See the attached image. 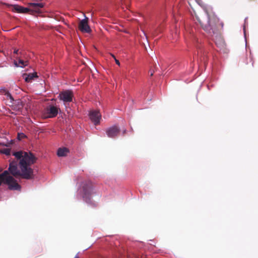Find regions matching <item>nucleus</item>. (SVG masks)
I'll use <instances>...</instances> for the list:
<instances>
[{
  "instance_id": "1a4fd4ad",
  "label": "nucleus",
  "mask_w": 258,
  "mask_h": 258,
  "mask_svg": "<svg viewBox=\"0 0 258 258\" xmlns=\"http://www.w3.org/2000/svg\"><path fill=\"white\" fill-rule=\"evenodd\" d=\"M119 129L116 125L108 128L106 131V134L108 137L114 138L119 134Z\"/></svg>"
},
{
  "instance_id": "2eb2a0df",
  "label": "nucleus",
  "mask_w": 258,
  "mask_h": 258,
  "mask_svg": "<svg viewBox=\"0 0 258 258\" xmlns=\"http://www.w3.org/2000/svg\"><path fill=\"white\" fill-rule=\"evenodd\" d=\"M30 6L32 8H34L35 11H37L40 8H41L43 7L42 3H31Z\"/></svg>"
},
{
  "instance_id": "0eeeda50",
  "label": "nucleus",
  "mask_w": 258,
  "mask_h": 258,
  "mask_svg": "<svg viewBox=\"0 0 258 258\" xmlns=\"http://www.w3.org/2000/svg\"><path fill=\"white\" fill-rule=\"evenodd\" d=\"M89 116L91 121L95 124H97L100 122L101 115L98 111L92 110L90 111L89 113Z\"/></svg>"
},
{
  "instance_id": "ddd939ff",
  "label": "nucleus",
  "mask_w": 258,
  "mask_h": 258,
  "mask_svg": "<svg viewBox=\"0 0 258 258\" xmlns=\"http://www.w3.org/2000/svg\"><path fill=\"white\" fill-rule=\"evenodd\" d=\"M37 76L36 73H30L25 76V77H24V79L26 82H30L32 81V80L34 79V78H37Z\"/></svg>"
},
{
  "instance_id": "39448f33",
  "label": "nucleus",
  "mask_w": 258,
  "mask_h": 258,
  "mask_svg": "<svg viewBox=\"0 0 258 258\" xmlns=\"http://www.w3.org/2000/svg\"><path fill=\"white\" fill-rule=\"evenodd\" d=\"M58 109L57 107L49 105L46 107L44 114L45 118H52L56 116L58 113Z\"/></svg>"
},
{
  "instance_id": "6ab92c4d",
  "label": "nucleus",
  "mask_w": 258,
  "mask_h": 258,
  "mask_svg": "<svg viewBox=\"0 0 258 258\" xmlns=\"http://www.w3.org/2000/svg\"><path fill=\"white\" fill-rule=\"evenodd\" d=\"M111 56L114 58L116 63L117 65L120 66V62H119V60L115 58V57L113 54H111Z\"/></svg>"
},
{
  "instance_id": "dca6fc26",
  "label": "nucleus",
  "mask_w": 258,
  "mask_h": 258,
  "mask_svg": "<svg viewBox=\"0 0 258 258\" xmlns=\"http://www.w3.org/2000/svg\"><path fill=\"white\" fill-rule=\"evenodd\" d=\"M1 153L6 155H10L11 154V149L9 148H5L1 150Z\"/></svg>"
},
{
  "instance_id": "5701e85b",
  "label": "nucleus",
  "mask_w": 258,
  "mask_h": 258,
  "mask_svg": "<svg viewBox=\"0 0 258 258\" xmlns=\"http://www.w3.org/2000/svg\"><path fill=\"white\" fill-rule=\"evenodd\" d=\"M153 73H151V75L152 76L153 75Z\"/></svg>"
},
{
  "instance_id": "aec40b11",
  "label": "nucleus",
  "mask_w": 258,
  "mask_h": 258,
  "mask_svg": "<svg viewBox=\"0 0 258 258\" xmlns=\"http://www.w3.org/2000/svg\"><path fill=\"white\" fill-rule=\"evenodd\" d=\"M243 31H244V35L245 36V24H244V25L243 26Z\"/></svg>"
},
{
  "instance_id": "f8f14e48",
  "label": "nucleus",
  "mask_w": 258,
  "mask_h": 258,
  "mask_svg": "<svg viewBox=\"0 0 258 258\" xmlns=\"http://www.w3.org/2000/svg\"><path fill=\"white\" fill-rule=\"evenodd\" d=\"M69 150L67 148H60L58 149L57 155L58 157H64L67 155L69 153Z\"/></svg>"
},
{
  "instance_id": "f257e3e1",
  "label": "nucleus",
  "mask_w": 258,
  "mask_h": 258,
  "mask_svg": "<svg viewBox=\"0 0 258 258\" xmlns=\"http://www.w3.org/2000/svg\"><path fill=\"white\" fill-rule=\"evenodd\" d=\"M13 155L17 159H20L19 167L18 169L17 163L12 162L10 164L9 170L11 173L15 176H21L23 178L31 179L33 178V169L30 166L33 164L36 158L31 153L19 151L14 152Z\"/></svg>"
},
{
  "instance_id": "f03ea898",
  "label": "nucleus",
  "mask_w": 258,
  "mask_h": 258,
  "mask_svg": "<svg viewBox=\"0 0 258 258\" xmlns=\"http://www.w3.org/2000/svg\"><path fill=\"white\" fill-rule=\"evenodd\" d=\"M79 194L81 196L84 201L89 204H94L91 199L95 193L92 183L88 182L82 184V188L79 191Z\"/></svg>"
},
{
  "instance_id": "9d476101",
  "label": "nucleus",
  "mask_w": 258,
  "mask_h": 258,
  "mask_svg": "<svg viewBox=\"0 0 258 258\" xmlns=\"http://www.w3.org/2000/svg\"><path fill=\"white\" fill-rule=\"evenodd\" d=\"M28 64V61L24 60L21 58H18L14 61V64L16 67L24 68Z\"/></svg>"
},
{
  "instance_id": "f3484780",
  "label": "nucleus",
  "mask_w": 258,
  "mask_h": 258,
  "mask_svg": "<svg viewBox=\"0 0 258 258\" xmlns=\"http://www.w3.org/2000/svg\"><path fill=\"white\" fill-rule=\"evenodd\" d=\"M26 137L25 135L23 133H18V138L19 140H21L23 138H24Z\"/></svg>"
},
{
  "instance_id": "20e7f679",
  "label": "nucleus",
  "mask_w": 258,
  "mask_h": 258,
  "mask_svg": "<svg viewBox=\"0 0 258 258\" xmlns=\"http://www.w3.org/2000/svg\"><path fill=\"white\" fill-rule=\"evenodd\" d=\"M196 19L201 24L203 28L208 32L212 29V20L210 18L209 15L206 11L204 16L199 17H196Z\"/></svg>"
},
{
  "instance_id": "4be33fe9",
  "label": "nucleus",
  "mask_w": 258,
  "mask_h": 258,
  "mask_svg": "<svg viewBox=\"0 0 258 258\" xmlns=\"http://www.w3.org/2000/svg\"><path fill=\"white\" fill-rule=\"evenodd\" d=\"M75 258H79L78 256H76Z\"/></svg>"
},
{
  "instance_id": "9b49d317",
  "label": "nucleus",
  "mask_w": 258,
  "mask_h": 258,
  "mask_svg": "<svg viewBox=\"0 0 258 258\" xmlns=\"http://www.w3.org/2000/svg\"><path fill=\"white\" fill-rule=\"evenodd\" d=\"M14 9L16 12L19 13H27L29 12V9L28 8L19 5H14Z\"/></svg>"
},
{
  "instance_id": "6e6552de",
  "label": "nucleus",
  "mask_w": 258,
  "mask_h": 258,
  "mask_svg": "<svg viewBox=\"0 0 258 258\" xmlns=\"http://www.w3.org/2000/svg\"><path fill=\"white\" fill-rule=\"evenodd\" d=\"M79 29L83 32L89 33L91 29L88 24V19L87 18L82 20L79 25Z\"/></svg>"
},
{
  "instance_id": "412c9836",
  "label": "nucleus",
  "mask_w": 258,
  "mask_h": 258,
  "mask_svg": "<svg viewBox=\"0 0 258 258\" xmlns=\"http://www.w3.org/2000/svg\"><path fill=\"white\" fill-rule=\"evenodd\" d=\"M18 49H15L14 51V52L16 54H17L18 53Z\"/></svg>"
},
{
  "instance_id": "a211bd4d",
  "label": "nucleus",
  "mask_w": 258,
  "mask_h": 258,
  "mask_svg": "<svg viewBox=\"0 0 258 258\" xmlns=\"http://www.w3.org/2000/svg\"><path fill=\"white\" fill-rule=\"evenodd\" d=\"M6 95L7 96V98H9L11 100V101H13L12 96L9 92H7L6 93Z\"/></svg>"
},
{
  "instance_id": "423d86ee",
  "label": "nucleus",
  "mask_w": 258,
  "mask_h": 258,
  "mask_svg": "<svg viewBox=\"0 0 258 258\" xmlns=\"http://www.w3.org/2000/svg\"><path fill=\"white\" fill-rule=\"evenodd\" d=\"M73 97V92L70 90H66L60 93L58 97L60 100L64 102L72 101Z\"/></svg>"
},
{
  "instance_id": "7ed1b4c3",
  "label": "nucleus",
  "mask_w": 258,
  "mask_h": 258,
  "mask_svg": "<svg viewBox=\"0 0 258 258\" xmlns=\"http://www.w3.org/2000/svg\"><path fill=\"white\" fill-rule=\"evenodd\" d=\"M2 183L8 184L11 189L18 190L20 189V185L13 177L9 175L7 170L0 174V185Z\"/></svg>"
},
{
  "instance_id": "4468645a",
  "label": "nucleus",
  "mask_w": 258,
  "mask_h": 258,
  "mask_svg": "<svg viewBox=\"0 0 258 258\" xmlns=\"http://www.w3.org/2000/svg\"><path fill=\"white\" fill-rule=\"evenodd\" d=\"M14 104H15L13 105L14 110L19 111L23 108V104L20 100L15 101Z\"/></svg>"
}]
</instances>
